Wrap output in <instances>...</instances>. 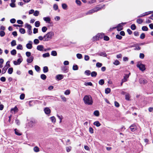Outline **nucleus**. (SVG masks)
Here are the masks:
<instances>
[{
  "label": "nucleus",
  "instance_id": "nucleus-1",
  "mask_svg": "<svg viewBox=\"0 0 153 153\" xmlns=\"http://www.w3.org/2000/svg\"><path fill=\"white\" fill-rule=\"evenodd\" d=\"M83 100L85 104L87 105H91L93 103L92 97L90 95H85L83 98Z\"/></svg>",
  "mask_w": 153,
  "mask_h": 153
},
{
  "label": "nucleus",
  "instance_id": "nucleus-2",
  "mask_svg": "<svg viewBox=\"0 0 153 153\" xmlns=\"http://www.w3.org/2000/svg\"><path fill=\"white\" fill-rule=\"evenodd\" d=\"M54 35V33L52 31H50L48 33L44 36V41H48L51 39Z\"/></svg>",
  "mask_w": 153,
  "mask_h": 153
},
{
  "label": "nucleus",
  "instance_id": "nucleus-3",
  "mask_svg": "<svg viewBox=\"0 0 153 153\" xmlns=\"http://www.w3.org/2000/svg\"><path fill=\"white\" fill-rule=\"evenodd\" d=\"M102 8V7H96L93 9L91 10L88 11L85 13V15H91L93 13L96 12H97L100 10Z\"/></svg>",
  "mask_w": 153,
  "mask_h": 153
},
{
  "label": "nucleus",
  "instance_id": "nucleus-4",
  "mask_svg": "<svg viewBox=\"0 0 153 153\" xmlns=\"http://www.w3.org/2000/svg\"><path fill=\"white\" fill-rule=\"evenodd\" d=\"M137 66L142 71H144L146 69L145 65L142 64L141 62H139L137 63Z\"/></svg>",
  "mask_w": 153,
  "mask_h": 153
},
{
  "label": "nucleus",
  "instance_id": "nucleus-5",
  "mask_svg": "<svg viewBox=\"0 0 153 153\" xmlns=\"http://www.w3.org/2000/svg\"><path fill=\"white\" fill-rule=\"evenodd\" d=\"M104 34L102 33H98L97 35L93 38V40L95 41L97 40H99L103 38Z\"/></svg>",
  "mask_w": 153,
  "mask_h": 153
},
{
  "label": "nucleus",
  "instance_id": "nucleus-6",
  "mask_svg": "<svg viewBox=\"0 0 153 153\" xmlns=\"http://www.w3.org/2000/svg\"><path fill=\"white\" fill-rule=\"evenodd\" d=\"M126 23H123L121 24H119L118 26L114 28H117V30L118 31H120L122 30L123 29V26L122 25V24H125Z\"/></svg>",
  "mask_w": 153,
  "mask_h": 153
},
{
  "label": "nucleus",
  "instance_id": "nucleus-7",
  "mask_svg": "<svg viewBox=\"0 0 153 153\" xmlns=\"http://www.w3.org/2000/svg\"><path fill=\"white\" fill-rule=\"evenodd\" d=\"M147 80L143 78H141L139 79V82L140 84H145L147 82Z\"/></svg>",
  "mask_w": 153,
  "mask_h": 153
},
{
  "label": "nucleus",
  "instance_id": "nucleus-8",
  "mask_svg": "<svg viewBox=\"0 0 153 153\" xmlns=\"http://www.w3.org/2000/svg\"><path fill=\"white\" fill-rule=\"evenodd\" d=\"M18 109L16 106H15L13 108H12L11 109V112L12 114H15L18 111Z\"/></svg>",
  "mask_w": 153,
  "mask_h": 153
},
{
  "label": "nucleus",
  "instance_id": "nucleus-9",
  "mask_svg": "<svg viewBox=\"0 0 153 153\" xmlns=\"http://www.w3.org/2000/svg\"><path fill=\"white\" fill-rule=\"evenodd\" d=\"M22 61V59H18L17 61H13V64L15 65H19Z\"/></svg>",
  "mask_w": 153,
  "mask_h": 153
},
{
  "label": "nucleus",
  "instance_id": "nucleus-10",
  "mask_svg": "<svg viewBox=\"0 0 153 153\" xmlns=\"http://www.w3.org/2000/svg\"><path fill=\"white\" fill-rule=\"evenodd\" d=\"M44 111L45 113L46 114H50L51 112V110L48 107L45 108L44 109Z\"/></svg>",
  "mask_w": 153,
  "mask_h": 153
},
{
  "label": "nucleus",
  "instance_id": "nucleus-11",
  "mask_svg": "<svg viewBox=\"0 0 153 153\" xmlns=\"http://www.w3.org/2000/svg\"><path fill=\"white\" fill-rule=\"evenodd\" d=\"M64 78V75L62 74H58L56 76V79L58 80H60Z\"/></svg>",
  "mask_w": 153,
  "mask_h": 153
},
{
  "label": "nucleus",
  "instance_id": "nucleus-12",
  "mask_svg": "<svg viewBox=\"0 0 153 153\" xmlns=\"http://www.w3.org/2000/svg\"><path fill=\"white\" fill-rule=\"evenodd\" d=\"M152 13L151 11H149L148 12H145L144 13L141 14L139 16H138V17H141L145 16L149 14H150Z\"/></svg>",
  "mask_w": 153,
  "mask_h": 153
},
{
  "label": "nucleus",
  "instance_id": "nucleus-13",
  "mask_svg": "<svg viewBox=\"0 0 153 153\" xmlns=\"http://www.w3.org/2000/svg\"><path fill=\"white\" fill-rule=\"evenodd\" d=\"M37 49L39 51H43L44 50V47L42 45H39L37 47Z\"/></svg>",
  "mask_w": 153,
  "mask_h": 153
},
{
  "label": "nucleus",
  "instance_id": "nucleus-14",
  "mask_svg": "<svg viewBox=\"0 0 153 153\" xmlns=\"http://www.w3.org/2000/svg\"><path fill=\"white\" fill-rule=\"evenodd\" d=\"M130 128L131 131H134L136 130L137 127L135 125H133L130 126Z\"/></svg>",
  "mask_w": 153,
  "mask_h": 153
},
{
  "label": "nucleus",
  "instance_id": "nucleus-15",
  "mask_svg": "<svg viewBox=\"0 0 153 153\" xmlns=\"http://www.w3.org/2000/svg\"><path fill=\"white\" fill-rule=\"evenodd\" d=\"M130 74V73L129 74V75H128L127 74H125V76L123 77V79L122 80H123V81H124L125 82L127 81V79L128 78L129 76V75Z\"/></svg>",
  "mask_w": 153,
  "mask_h": 153
},
{
  "label": "nucleus",
  "instance_id": "nucleus-16",
  "mask_svg": "<svg viewBox=\"0 0 153 153\" xmlns=\"http://www.w3.org/2000/svg\"><path fill=\"white\" fill-rule=\"evenodd\" d=\"M32 42L31 41H30L29 42V43L27 44L26 45V47L27 48L29 49H31L32 48Z\"/></svg>",
  "mask_w": 153,
  "mask_h": 153
},
{
  "label": "nucleus",
  "instance_id": "nucleus-17",
  "mask_svg": "<svg viewBox=\"0 0 153 153\" xmlns=\"http://www.w3.org/2000/svg\"><path fill=\"white\" fill-rule=\"evenodd\" d=\"M43 20L46 22L50 23L51 20V18L48 17H45L43 18Z\"/></svg>",
  "mask_w": 153,
  "mask_h": 153
},
{
  "label": "nucleus",
  "instance_id": "nucleus-18",
  "mask_svg": "<svg viewBox=\"0 0 153 153\" xmlns=\"http://www.w3.org/2000/svg\"><path fill=\"white\" fill-rule=\"evenodd\" d=\"M33 57L31 56L27 59V61L28 63H30L33 61Z\"/></svg>",
  "mask_w": 153,
  "mask_h": 153
},
{
  "label": "nucleus",
  "instance_id": "nucleus-19",
  "mask_svg": "<svg viewBox=\"0 0 153 153\" xmlns=\"http://www.w3.org/2000/svg\"><path fill=\"white\" fill-rule=\"evenodd\" d=\"M93 124L97 127H99L101 125V124L99 122L97 121L94 122L93 123Z\"/></svg>",
  "mask_w": 153,
  "mask_h": 153
},
{
  "label": "nucleus",
  "instance_id": "nucleus-20",
  "mask_svg": "<svg viewBox=\"0 0 153 153\" xmlns=\"http://www.w3.org/2000/svg\"><path fill=\"white\" fill-rule=\"evenodd\" d=\"M50 119L51 120V122L53 123H55L56 122V119L54 116H52L50 118Z\"/></svg>",
  "mask_w": 153,
  "mask_h": 153
},
{
  "label": "nucleus",
  "instance_id": "nucleus-21",
  "mask_svg": "<svg viewBox=\"0 0 153 153\" xmlns=\"http://www.w3.org/2000/svg\"><path fill=\"white\" fill-rule=\"evenodd\" d=\"M33 151L36 152H38L39 151V147L37 146H35L33 149Z\"/></svg>",
  "mask_w": 153,
  "mask_h": 153
},
{
  "label": "nucleus",
  "instance_id": "nucleus-22",
  "mask_svg": "<svg viewBox=\"0 0 153 153\" xmlns=\"http://www.w3.org/2000/svg\"><path fill=\"white\" fill-rule=\"evenodd\" d=\"M35 123V121H31L29 123V126L30 127H32L33 126V125Z\"/></svg>",
  "mask_w": 153,
  "mask_h": 153
},
{
  "label": "nucleus",
  "instance_id": "nucleus-23",
  "mask_svg": "<svg viewBox=\"0 0 153 153\" xmlns=\"http://www.w3.org/2000/svg\"><path fill=\"white\" fill-rule=\"evenodd\" d=\"M7 68L8 67H7L6 66H4L2 69V74H5L6 73Z\"/></svg>",
  "mask_w": 153,
  "mask_h": 153
},
{
  "label": "nucleus",
  "instance_id": "nucleus-24",
  "mask_svg": "<svg viewBox=\"0 0 153 153\" xmlns=\"http://www.w3.org/2000/svg\"><path fill=\"white\" fill-rule=\"evenodd\" d=\"M25 27H26L28 29V30H31L32 27L30 25L27 24L26 23L25 25Z\"/></svg>",
  "mask_w": 153,
  "mask_h": 153
},
{
  "label": "nucleus",
  "instance_id": "nucleus-25",
  "mask_svg": "<svg viewBox=\"0 0 153 153\" xmlns=\"http://www.w3.org/2000/svg\"><path fill=\"white\" fill-rule=\"evenodd\" d=\"M13 71V69L12 68H9L8 70V73L9 74H11Z\"/></svg>",
  "mask_w": 153,
  "mask_h": 153
},
{
  "label": "nucleus",
  "instance_id": "nucleus-26",
  "mask_svg": "<svg viewBox=\"0 0 153 153\" xmlns=\"http://www.w3.org/2000/svg\"><path fill=\"white\" fill-rule=\"evenodd\" d=\"M16 42L15 40H13L11 42V46L13 47L16 45Z\"/></svg>",
  "mask_w": 153,
  "mask_h": 153
},
{
  "label": "nucleus",
  "instance_id": "nucleus-27",
  "mask_svg": "<svg viewBox=\"0 0 153 153\" xmlns=\"http://www.w3.org/2000/svg\"><path fill=\"white\" fill-rule=\"evenodd\" d=\"M62 8L64 10H66L67 9L68 6L65 3L62 4Z\"/></svg>",
  "mask_w": 153,
  "mask_h": 153
},
{
  "label": "nucleus",
  "instance_id": "nucleus-28",
  "mask_svg": "<svg viewBox=\"0 0 153 153\" xmlns=\"http://www.w3.org/2000/svg\"><path fill=\"white\" fill-rule=\"evenodd\" d=\"M50 56V54L48 53H45L42 54V56L44 58L49 57Z\"/></svg>",
  "mask_w": 153,
  "mask_h": 153
},
{
  "label": "nucleus",
  "instance_id": "nucleus-29",
  "mask_svg": "<svg viewBox=\"0 0 153 153\" xmlns=\"http://www.w3.org/2000/svg\"><path fill=\"white\" fill-rule=\"evenodd\" d=\"M94 114L95 116L98 117L99 115V112L98 110L95 111L94 112Z\"/></svg>",
  "mask_w": 153,
  "mask_h": 153
},
{
  "label": "nucleus",
  "instance_id": "nucleus-30",
  "mask_svg": "<svg viewBox=\"0 0 153 153\" xmlns=\"http://www.w3.org/2000/svg\"><path fill=\"white\" fill-rule=\"evenodd\" d=\"M51 54V55L53 56H56L57 55L56 52L55 51H52Z\"/></svg>",
  "mask_w": 153,
  "mask_h": 153
},
{
  "label": "nucleus",
  "instance_id": "nucleus-31",
  "mask_svg": "<svg viewBox=\"0 0 153 153\" xmlns=\"http://www.w3.org/2000/svg\"><path fill=\"white\" fill-rule=\"evenodd\" d=\"M60 97L62 101L64 102L67 101V98L63 95H61Z\"/></svg>",
  "mask_w": 153,
  "mask_h": 153
},
{
  "label": "nucleus",
  "instance_id": "nucleus-32",
  "mask_svg": "<svg viewBox=\"0 0 153 153\" xmlns=\"http://www.w3.org/2000/svg\"><path fill=\"white\" fill-rule=\"evenodd\" d=\"M70 90L69 89H67L65 91L64 94L66 95H68L70 94Z\"/></svg>",
  "mask_w": 153,
  "mask_h": 153
},
{
  "label": "nucleus",
  "instance_id": "nucleus-33",
  "mask_svg": "<svg viewBox=\"0 0 153 153\" xmlns=\"http://www.w3.org/2000/svg\"><path fill=\"white\" fill-rule=\"evenodd\" d=\"M48 68L47 67L45 66L44 67L43 71L44 73H47L48 71Z\"/></svg>",
  "mask_w": 153,
  "mask_h": 153
},
{
  "label": "nucleus",
  "instance_id": "nucleus-34",
  "mask_svg": "<svg viewBox=\"0 0 153 153\" xmlns=\"http://www.w3.org/2000/svg\"><path fill=\"white\" fill-rule=\"evenodd\" d=\"M99 55L101 56H103L105 57L107 55L106 53L104 52H100L99 54Z\"/></svg>",
  "mask_w": 153,
  "mask_h": 153
},
{
  "label": "nucleus",
  "instance_id": "nucleus-35",
  "mask_svg": "<svg viewBox=\"0 0 153 153\" xmlns=\"http://www.w3.org/2000/svg\"><path fill=\"white\" fill-rule=\"evenodd\" d=\"M47 28L45 26L43 27L42 28V31L43 33L45 32L47 30Z\"/></svg>",
  "mask_w": 153,
  "mask_h": 153
},
{
  "label": "nucleus",
  "instance_id": "nucleus-36",
  "mask_svg": "<svg viewBox=\"0 0 153 153\" xmlns=\"http://www.w3.org/2000/svg\"><path fill=\"white\" fill-rule=\"evenodd\" d=\"M91 76L92 77H95L97 75V73L95 71H93L91 74Z\"/></svg>",
  "mask_w": 153,
  "mask_h": 153
},
{
  "label": "nucleus",
  "instance_id": "nucleus-37",
  "mask_svg": "<svg viewBox=\"0 0 153 153\" xmlns=\"http://www.w3.org/2000/svg\"><path fill=\"white\" fill-rule=\"evenodd\" d=\"M110 91L111 89L109 88H107L105 90V93L107 94L110 93Z\"/></svg>",
  "mask_w": 153,
  "mask_h": 153
},
{
  "label": "nucleus",
  "instance_id": "nucleus-38",
  "mask_svg": "<svg viewBox=\"0 0 153 153\" xmlns=\"http://www.w3.org/2000/svg\"><path fill=\"white\" fill-rule=\"evenodd\" d=\"M143 22V20L141 19H138L137 20V22L139 24H141Z\"/></svg>",
  "mask_w": 153,
  "mask_h": 153
},
{
  "label": "nucleus",
  "instance_id": "nucleus-39",
  "mask_svg": "<svg viewBox=\"0 0 153 153\" xmlns=\"http://www.w3.org/2000/svg\"><path fill=\"white\" fill-rule=\"evenodd\" d=\"M16 48L18 50H22L23 49L22 45L21 44L18 45L17 46Z\"/></svg>",
  "mask_w": 153,
  "mask_h": 153
},
{
  "label": "nucleus",
  "instance_id": "nucleus-40",
  "mask_svg": "<svg viewBox=\"0 0 153 153\" xmlns=\"http://www.w3.org/2000/svg\"><path fill=\"white\" fill-rule=\"evenodd\" d=\"M40 77L41 78L44 80L46 78V76L44 74H41Z\"/></svg>",
  "mask_w": 153,
  "mask_h": 153
},
{
  "label": "nucleus",
  "instance_id": "nucleus-41",
  "mask_svg": "<svg viewBox=\"0 0 153 153\" xmlns=\"http://www.w3.org/2000/svg\"><path fill=\"white\" fill-rule=\"evenodd\" d=\"M11 53L12 55H15L16 53V50L13 49L11 51Z\"/></svg>",
  "mask_w": 153,
  "mask_h": 153
},
{
  "label": "nucleus",
  "instance_id": "nucleus-42",
  "mask_svg": "<svg viewBox=\"0 0 153 153\" xmlns=\"http://www.w3.org/2000/svg\"><path fill=\"white\" fill-rule=\"evenodd\" d=\"M40 23L39 21H36L35 22V26L36 27H39L40 26Z\"/></svg>",
  "mask_w": 153,
  "mask_h": 153
},
{
  "label": "nucleus",
  "instance_id": "nucleus-43",
  "mask_svg": "<svg viewBox=\"0 0 153 153\" xmlns=\"http://www.w3.org/2000/svg\"><path fill=\"white\" fill-rule=\"evenodd\" d=\"M142 30L143 31H148V28L146 26H144L142 27Z\"/></svg>",
  "mask_w": 153,
  "mask_h": 153
},
{
  "label": "nucleus",
  "instance_id": "nucleus-44",
  "mask_svg": "<svg viewBox=\"0 0 153 153\" xmlns=\"http://www.w3.org/2000/svg\"><path fill=\"white\" fill-rule=\"evenodd\" d=\"M130 96L129 94H127L125 95V99L126 100H129Z\"/></svg>",
  "mask_w": 153,
  "mask_h": 153
},
{
  "label": "nucleus",
  "instance_id": "nucleus-45",
  "mask_svg": "<svg viewBox=\"0 0 153 153\" xmlns=\"http://www.w3.org/2000/svg\"><path fill=\"white\" fill-rule=\"evenodd\" d=\"M84 85L85 86H88V85L92 86V84L91 82H85V83Z\"/></svg>",
  "mask_w": 153,
  "mask_h": 153
},
{
  "label": "nucleus",
  "instance_id": "nucleus-46",
  "mask_svg": "<svg viewBox=\"0 0 153 153\" xmlns=\"http://www.w3.org/2000/svg\"><path fill=\"white\" fill-rule=\"evenodd\" d=\"M120 62L117 60H116L114 62L113 64L115 65H119Z\"/></svg>",
  "mask_w": 153,
  "mask_h": 153
},
{
  "label": "nucleus",
  "instance_id": "nucleus-47",
  "mask_svg": "<svg viewBox=\"0 0 153 153\" xmlns=\"http://www.w3.org/2000/svg\"><path fill=\"white\" fill-rule=\"evenodd\" d=\"M19 32L22 34H24L25 33V30L24 29L21 28L19 29Z\"/></svg>",
  "mask_w": 153,
  "mask_h": 153
},
{
  "label": "nucleus",
  "instance_id": "nucleus-48",
  "mask_svg": "<svg viewBox=\"0 0 153 153\" xmlns=\"http://www.w3.org/2000/svg\"><path fill=\"white\" fill-rule=\"evenodd\" d=\"M131 27L132 30H134L136 29V27L135 24H133L131 25Z\"/></svg>",
  "mask_w": 153,
  "mask_h": 153
},
{
  "label": "nucleus",
  "instance_id": "nucleus-49",
  "mask_svg": "<svg viewBox=\"0 0 153 153\" xmlns=\"http://www.w3.org/2000/svg\"><path fill=\"white\" fill-rule=\"evenodd\" d=\"M145 36V33H142L140 35V38L141 39H144Z\"/></svg>",
  "mask_w": 153,
  "mask_h": 153
},
{
  "label": "nucleus",
  "instance_id": "nucleus-50",
  "mask_svg": "<svg viewBox=\"0 0 153 153\" xmlns=\"http://www.w3.org/2000/svg\"><path fill=\"white\" fill-rule=\"evenodd\" d=\"M39 14V12L38 11L36 10L34 13L33 15L35 16H37Z\"/></svg>",
  "mask_w": 153,
  "mask_h": 153
},
{
  "label": "nucleus",
  "instance_id": "nucleus-51",
  "mask_svg": "<svg viewBox=\"0 0 153 153\" xmlns=\"http://www.w3.org/2000/svg\"><path fill=\"white\" fill-rule=\"evenodd\" d=\"M104 80H103V79H102L100 80L99 81V83L101 85H103L104 84Z\"/></svg>",
  "mask_w": 153,
  "mask_h": 153
},
{
  "label": "nucleus",
  "instance_id": "nucleus-52",
  "mask_svg": "<svg viewBox=\"0 0 153 153\" xmlns=\"http://www.w3.org/2000/svg\"><path fill=\"white\" fill-rule=\"evenodd\" d=\"M5 35V32L3 31H1L0 32V36L1 37L4 36Z\"/></svg>",
  "mask_w": 153,
  "mask_h": 153
},
{
  "label": "nucleus",
  "instance_id": "nucleus-53",
  "mask_svg": "<svg viewBox=\"0 0 153 153\" xmlns=\"http://www.w3.org/2000/svg\"><path fill=\"white\" fill-rule=\"evenodd\" d=\"M89 131L90 133L91 134H93L94 133V129L91 127H90L89 128Z\"/></svg>",
  "mask_w": 153,
  "mask_h": 153
},
{
  "label": "nucleus",
  "instance_id": "nucleus-54",
  "mask_svg": "<svg viewBox=\"0 0 153 153\" xmlns=\"http://www.w3.org/2000/svg\"><path fill=\"white\" fill-rule=\"evenodd\" d=\"M14 131L15 133L16 134L18 135H21V134L18 131V130L16 129H15Z\"/></svg>",
  "mask_w": 153,
  "mask_h": 153
},
{
  "label": "nucleus",
  "instance_id": "nucleus-55",
  "mask_svg": "<svg viewBox=\"0 0 153 153\" xmlns=\"http://www.w3.org/2000/svg\"><path fill=\"white\" fill-rule=\"evenodd\" d=\"M73 69L74 70H77L78 69V67L77 65H73Z\"/></svg>",
  "mask_w": 153,
  "mask_h": 153
},
{
  "label": "nucleus",
  "instance_id": "nucleus-56",
  "mask_svg": "<svg viewBox=\"0 0 153 153\" xmlns=\"http://www.w3.org/2000/svg\"><path fill=\"white\" fill-rule=\"evenodd\" d=\"M76 56L79 59H81L82 57V54L80 53L77 54H76Z\"/></svg>",
  "mask_w": 153,
  "mask_h": 153
},
{
  "label": "nucleus",
  "instance_id": "nucleus-57",
  "mask_svg": "<svg viewBox=\"0 0 153 153\" xmlns=\"http://www.w3.org/2000/svg\"><path fill=\"white\" fill-rule=\"evenodd\" d=\"M53 8L55 10H57L58 9V5L56 4H54L53 5Z\"/></svg>",
  "mask_w": 153,
  "mask_h": 153
},
{
  "label": "nucleus",
  "instance_id": "nucleus-58",
  "mask_svg": "<svg viewBox=\"0 0 153 153\" xmlns=\"http://www.w3.org/2000/svg\"><path fill=\"white\" fill-rule=\"evenodd\" d=\"M35 68L37 71H39L40 70V67L37 65H36L35 66Z\"/></svg>",
  "mask_w": 153,
  "mask_h": 153
},
{
  "label": "nucleus",
  "instance_id": "nucleus-59",
  "mask_svg": "<svg viewBox=\"0 0 153 153\" xmlns=\"http://www.w3.org/2000/svg\"><path fill=\"white\" fill-rule=\"evenodd\" d=\"M133 46L135 47V48L134 49V50H139L140 49V47L139 46H137L135 45Z\"/></svg>",
  "mask_w": 153,
  "mask_h": 153
},
{
  "label": "nucleus",
  "instance_id": "nucleus-60",
  "mask_svg": "<svg viewBox=\"0 0 153 153\" xmlns=\"http://www.w3.org/2000/svg\"><path fill=\"white\" fill-rule=\"evenodd\" d=\"M85 73L86 75L89 76L91 74L90 71L89 70H86L85 71Z\"/></svg>",
  "mask_w": 153,
  "mask_h": 153
},
{
  "label": "nucleus",
  "instance_id": "nucleus-61",
  "mask_svg": "<svg viewBox=\"0 0 153 153\" xmlns=\"http://www.w3.org/2000/svg\"><path fill=\"white\" fill-rule=\"evenodd\" d=\"M44 36H39L38 37V38L39 39L40 41H44V38H43Z\"/></svg>",
  "mask_w": 153,
  "mask_h": 153
},
{
  "label": "nucleus",
  "instance_id": "nucleus-62",
  "mask_svg": "<svg viewBox=\"0 0 153 153\" xmlns=\"http://www.w3.org/2000/svg\"><path fill=\"white\" fill-rule=\"evenodd\" d=\"M25 97V95L24 94H22L20 97V98L21 100H23L24 99Z\"/></svg>",
  "mask_w": 153,
  "mask_h": 153
},
{
  "label": "nucleus",
  "instance_id": "nucleus-63",
  "mask_svg": "<svg viewBox=\"0 0 153 153\" xmlns=\"http://www.w3.org/2000/svg\"><path fill=\"white\" fill-rule=\"evenodd\" d=\"M39 40L37 39H35L34 40V43L36 44H37L39 43Z\"/></svg>",
  "mask_w": 153,
  "mask_h": 153
},
{
  "label": "nucleus",
  "instance_id": "nucleus-64",
  "mask_svg": "<svg viewBox=\"0 0 153 153\" xmlns=\"http://www.w3.org/2000/svg\"><path fill=\"white\" fill-rule=\"evenodd\" d=\"M85 60L86 61H88L89 59V57L88 56L85 55L84 57Z\"/></svg>",
  "mask_w": 153,
  "mask_h": 153
}]
</instances>
